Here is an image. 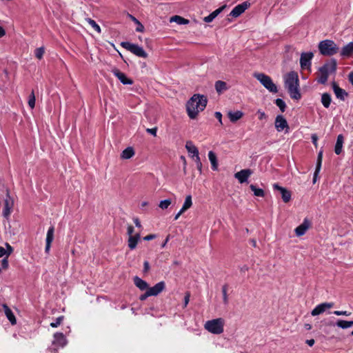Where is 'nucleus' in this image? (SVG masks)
Here are the masks:
<instances>
[{
	"mask_svg": "<svg viewBox=\"0 0 353 353\" xmlns=\"http://www.w3.org/2000/svg\"><path fill=\"white\" fill-rule=\"evenodd\" d=\"M207 103V98L204 95L194 94L186 104V110L190 118L195 119L199 112L205 109Z\"/></svg>",
	"mask_w": 353,
	"mask_h": 353,
	"instance_id": "f257e3e1",
	"label": "nucleus"
},
{
	"mask_svg": "<svg viewBox=\"0 0 353 353\" xmlns=\"http://www.w3.org/2000/svg\"><path fill=\"white\" fill-rule=\"evenodd\" d=\"M284 85L292 99L297 100L301 98L299 90V77L296 72L292 71L286 74L284 76Z\"/></svg>",
	"mask_w": 353,
	"mask_h": 353,
	"instance_id": "f03ea898",
	"label": "nucleus"
},
{
	"mask_svg": "<svg viewBox=\"0 0 353 353\" xmlns=\"http://www.w3.org/2000/svg\"><path fill=\"white\" fill-rule=\"evenodd\" d=\"M319 50L323 56H332L338 53L339 48L332 40H323L319 43Z\"/></svg>",
	"mask_w": 353,
	"mask_h": 353,
	"instance_id": "7ed1b4c3",
	"label": "nucleus"
},
{
	"mask_svg": "<svg viewBox=\"0 0 353 353\" xmlns=\"http://www.w3.org/2000/svg\"><path fill=\"white\" fill-rule=\"evenodd\" d=\"M225 321L222 318H218L208 321L204 324V328L214 334H220L223 332Z\"/></svg>",
	"mask_w": 353,
	"mask_h": 353,
	"instance_id": "20e7f679",
	"label": "nucleus"
},
{
	"mask_svg": "<svg viewBox=\"0 0 353 353\" xmlns=\"http://www.w3.org/2000/svg\"><path fill=\"white\" fill-rule=\"evenodd\" d=\"M255 77L269 92L276 93L278 89L272 79L264 73H254Z\"/></svg>",
	"mask_w": 353,
	"mask_h": 353,
	"instance_id": "39448f33",
	"label": "nucleus"
},
{
	"mask_svg": "<svg viewBox=\"0 0 353 353\" xmlns=\"http://www.w3.org/2000/svg\"><path fill=\"white\" fill-rule=\"evenodd\" d=\"M121 46L139 57H148L147 52L143 50L142 47L137 44L131 43L128 41H123L121 43Z\"/></svg>",
	"mask_w": 353,
	"mask_h": 353,
	"instance_id": "423d86ee",
	"label": "nucleus"
},
{
	"mask_svg": "<svg viewBox=\"0 0 353 353\" xmlns=\"http://www.w3.org/2000/svg\"><path fill=\"white\" fill-rule=\"evenodd\" d=\"M68 341L65 335L61 332H56L53 336L52 346L56 350L59 347H63L66 345Z\"/></svg>",
	"mask_w": 353,
	"mask_h": 353,
	"instance_id": "0eeeda50",
	"label": "nucleus"
},
{
	"mask_svg": "<svg viewBox=\"0 0 353 353\" xmlns=\"http://www.w3.org/2000/svg\"><path fill=\"white\" fill-rule=\"evenodd\" d=\"M250 6L248 1H244L235 6L230 13V16L236 18L243 13Z\"/></svg>",
	"mask_w": 353,
	"mask_h": 353,
	"instance_id": "6e6552de",
	"label": "nucleus"
},
{
	"mask_svg": "<svg viewBox=\"0 0 353 353\" xmlns=\"http://www.w3.org/2000/svg\"><path fill=\"white\" fill-rule=\"evenodd\" d=\"M337 67V62L336 59H332L330 61L325 63L322 67L320 68L323 72H325L327 76L330 74L335 73Z\"/></svg>",
	"mask_w": 353,
	"mask_h": 353,
	"instance_id": "1a4fd4ad",
	"label": "nucleus"
},
{
	"mask_svg": "<svg viewBox=\"0 0 353 353\" xmlns=\"http://www.w3.org/2000/svg\"><path fill=\"white\" fill-rule=\"evenodd\" d=\"M334 306L333 303H323L318 305L312 312L311 314L312 316H317L323 314L327 310L332 308Z\"/></svg>",
	"mask_w": 353,
	"mask_h": 353,
	"instance_id": "9d476101",
	"label": "nucleus"
},
{
	"mask_svg": "<svg viewBox=\"0 0 353 353\" xmlns=\"http://www.w3.org/2000/svg\"><path fill=\"white\" fill-rule=\"evenodd\" d=\"M275 128L279 132H281L283 130L288 131L289 126L286 119L282 115H278L275 119Z\"/></svg>",
	"mask_w": 353,
	"mask_h": 353,
	"instance_id": "9b49d317",
	"label": "nucleus"
},
{
	"mask_svg": "<svg viewBox=\"0 0 353 353\" xmlns=\"http://www.w3.org/2000/svg\"><path fill=\"white\" fill-rule=\"evenodd\" d=\"M332 87L337 99L344 101L348 96V93L345 90L341 88L335 81L332 83Z\"/></svg>",
	"mask_w": 353,
	"mask_h": 353,
	"instance_id": "f8f14e48",
	"label": "nucleus"
},
{
	"mask_svg": "<svg viewBox=\"0 0 353 353\" xmlns=\"http://www.w3.org/2000/svg\"><path fill=\"white\" fill-rule=\"evenodd\" d=\"M273 188L274 190H278L280 192L282 199L285 203H288L290 201L291 192L288 190L283 187L279 186L276 183L273 185Z\"/></svg>",
	"mask_w": 353,
	"mask_h": 353,
	"instance_id": "ddd939ff",
	"label": "nucleus"
},
{
	"mask_svg": "<svg viewBox=\"0 0 353 353\" xmlns=\"http://www.w3.org/2000/svg\"><path fill=\"white\" fill-rule=\"evenodd\" d=\"M252 171L250 169H244L234 174V177L243 183L248 181L249 176L252 174Z\"/></svg>",
	"mask_w": 353,
	"mask_h": 353,
	"instance_id": "4468645a",
	"label": "nucleus"
},
{
	"mask_svg": "<svg viewBox=\"0 0 353 353\" xmlns=\"http://www.w3.org/2000/svg\"><path fill=\"white\" fill-rule=\"evenodd\" d=\"M112 72L114 74V76L117 77L123 84L131 85L133 83L132 80L128 79L126 77V75L123 72H121L119 69L113 68Z\"/></svg>",
	"mask_w": 353,
	"mask_h": 353,
	"instance_id": "2eb2a0df",
	"label": "nucleus"
},
{
	"mask_svg": "<svg viewBox=\"0 0 353 353\" xmlns=\"http://www.w3.org/2000/svg\"><path fill=\"white\" fill-rule=\"evenodd\" d=\"M165 288L164 281H160L152 288H148V290L151 296H157L162 292Z\"/></svg>",
	"mask_w": 353,
	"mask_h": 353,
	"instance_id": "dca6fc26",
	"label": "nucleus"
},
{
	"mask_svg": "<svg viewBox=\"0 0 353 353\" xmlns=\"http://www.w3.org/2000/svg\"><path fill=\"white\" fill-rule=\"evenodd\" d=\"M309 228V222L307 219H305L303 223L295 229V234L297 236L303 235Z\"/></svg>",
	"mask_w": 353,
	"mask_h": 353,
	"instance_id": "f3484780",
	"label": "nucleus"
},
{
	"mask_svg": "<svg viewBox=\"0 0 353 353\" xmlns=\"http://www.w3.org/2000/svg\"><path fill=\"white\" fill-rule=\"evenodd\" d=\"M2 307L3 309L4 313L12 325H15L17 323L16 318L12 312V310L9 308V307L6 304H3Z\"/></svg>",
	"mask_w": 353,
	"mask_h": 353,
	"instance_id": "a211bd4d",
	"label": "nucleus"
},
{
	"mask_svg": "<svg viewBox=\"0 0 353 353\" xmlns=\"http://www.w3.org/2000/svg\"><path fill=\"white\" fill-rule=\"evenodd\" d=\"M225 8H226V6L224 5L223 6L220 7L219 8L215 10L211 14H210L208 16L204 17L203 21L206 23L212 22Z\"/></svg>",
	"mask_w": 353,
	"mask_h": 353,
	"instance_id": "6ab92c4d",
	"label": "nucleus"
},
{
	"mask_svg": "<svg viewBox=\"0 0 353 353\" xmlns=\"http://www.w3.org/2000/svg\"><path fill=\"white\" fill-rule=\"evenodd\" d=\"M133 281H134V283L136 285V287H137L140 290H141V291H143L145 290H148L149 286L146 281L141 279L139 276H134L133 279Z\"/></svg>",
	"mask_w": 353,
	"mask_h": 353,
	"instance_id": "aec40b11",
	"label": "nucleus"
},
{
	"mask_svg": "<svg viewBox=\"0 0 353 353\" xmlns=\"http://www.w3.org/2000/svg\"><path fill=\"white\" fill-rule=\"evenodd\" d=\"M353 54V42H350L345 46L341 51V56L343 57H349Z\"/></svg>",
	"mask_w": 353,
	"mask_h": 353,
	"instance_id": "412c9836",
	"label": "nucleus"
},
{
	"mask_svg": "<svg viewBox=\"0 0 353 353\" xmlns=\"http://www.w3.org/2000/svg\"><path fill=\"white\" fill-rule=\"evenodd\" d=\"M214 87L216 92L219 94L228 90L227 83L221 80L215 82Z\"/></svg>",
	"mask_w": 353,
	"mask_h": 353,
	"instance_id": "4be33fe9",
	"label": "nucleus"
},
{
	"mask_svg": "<svg viewBox=\"0 0 353 353\" xmlns=\"http://www.w3.org/2000/svg\"><path fill=\"white\" fill-rule=\"evenodd\" d=\"M140 239V234H136L134 236H129L128 241V245L130 250H134L136 248L137 243Z\"/></svg>",
	"mask_w": 353,
	"mask_h": 353,
	"instance_id": "5701e85b",
	"label": "nucleus"
},
{
	"mask_svg": "<svg viewBox=\"0 0 353 353\" xmlns=\"http://www.w3.org/2000/svg\"><path fill=\"white\" fill-rule=\"evenodd\" d=\"M300 63L302 70H309V52H304L301 54Z\"/></svg>",
	"mask_w": 353,
	"mask_h": 353,
	"instance_id": "b1692460",
	"label": "nucleus"
},
{
	"mask_svg": "<svg viewBox=\"0 0 353 353\" xmlns=\"http://www.w3.org/2000/svg\"><path fill=\"white\" fill-rule=\"evenodd\" d=\"M343 141V136L342 134H339L337 137V140L334 148V152L336 154H340V153L342 152Z\"/></svg>",
	"mask_w": 353,
	"mask_h": 353,
	"instance_id": "393cba45",
	"label": "nucleus"
},
{
	"mask_svg": "<svg viewBox=\"0 0 353 353\" xmlns=\"http://www.w3.org/2000/svg\"><path fill=\"white\" fill-rule=\"evenodd\" d=\"M6 249L0 246V257L6 256L8 257L13 252L12 247L8 243H6Z\"/></svg>",
	"mask_w": 353,
	"mask_h": 353,
	"instance_id": "a878e982",
	"label": "nucleus"
},
{
	"mask_svg": "<svg viewBox=\"0 0 353 353\" xmlns=\"http://www.w3.org/2000/svg\"><path fill=\"white\" fill-rule=\"evenodd\" d=\"M12 208V202L9 199H6L4 203V209L3 214L5 217H8L11 213V209Z\"/></svg>",
	"mask_w": 353,
	"mask_h": 353,
	"instance_id": "bb28decb",
	"label": "nucleus"
},
{
	"mask_svg": "<svg viewBox=\"0 0 353 353\" xmlns=\"http://www.w3.org/2000/svg\"><path fill=\"white\" fill-rule=\"evenodd\" d=\"M332 101L331 95L329 93H323L321 95V103L325 108H328Z\"/></svg>",
	"mask_w": 353,
	"mask_h": 353,
	"instance_id": "cd10ccee",
	"label": "nucleus"
},
{
	"mask_svg": "<svg viewBox=\"0 0 353 353\" xmlns=\"http://www.w3.org/2000/svg\"><path fill=\"white\" fill-rule=\"evenodd\" d=\"M317 76V81L319 83L325 84L327 81V74L321 70H319V72L316 73Z\"/></svg>",
	"mask_w": 353,
	"mask_h": 353,
	"instance_id": "c85d7f7f",
	"label": "nucleus"
},
{
	"mask_svg": "<svg viewBox=\"0 0 353 353\" xmlns=\"http://www.w3.org/2000/svg\"><path fill=\"white\" fill-rule=\"evenodd\" d=\"M321 163H322V156H318L316 170H315V172H314V176H313V183H315L317 180L318 174H319V172L321 170Z\"/></svg>",
	"mask_w": 353,
	"mask_h": 353,
	"instance_id": "c756f323",
	"label": "nucleus"
},
{
	"mask_svg": "<svg viewBox=\"0 0 353 353\" xmlns=\"http://www.w3.org/2000/svg\"><path fill=\"white\" fill-rule=\"evenodd\" d=\"M243 116V113L241 111H236V112H230L228 113V117L230 120L232 122H235L240 119Z\"/></svg>",
	"mask_w": 353,
	"mask_h": 353,
	"instance_id": "7c9ffc66",
	"label": "nucleus"
},
{
	"mask_svg": "<svg viewBox=\"0 0 353 353\" xmlns=\"http://www.w3.org/2000/svg\"><path fill=\"white\" fill-rule=\"evenodd\" d=\"M185 148L189 153L192 154H199V150L196 147L191 141H188Z\"/></svg>",
	"mask_w": 353,
	"mask_h": 353,
	"instance_id": "2f4dec72",
	"label": "nucleus"
},
{
	"mask_svg": "<svg viewBox=\"0 0 353 353\" xmlns=\"http://www.w3.org/2000/svg\"><path fill=\"white\" fill-rule=\"evenodd\" d=\"M336 325L339 327H341L343 329H346V328L353 326V321H344V320H339L336 322Z\"/></svg>",
	"mask_w": 353,
	"mask_h": 353,
	"instance_id": "473e14b6",
	"label": "nucleus"
},
{
	"mask_svg": "<svg viewBox=\"0 0 353 353\" xmlns=\"http://www.w3.org/2000/svg\"><path fill=\"white\" fill-rule=\"evenodd\" d=\"M192 205V196L188 195L185 197V202L181 208L182 212H185L187 210L191 208Z\"/></svg>",
	"mask_w": 353,
	"mask_h": 353,
	"instance_id": "72a5a7b5",
	"label": "nucleus"
},
{
	"mask_svg": "<svg viewBox=\"0 0 353 353\" xmlns=\"http://www.w3.org/2000/svg\"><path fill=\"white\" fill-rule=\"evenodd\" d=\"M250 189L254 192V196L263 197L265 196V193L263 189L256 188V185L252 184L250 185Z\"/></svg>",
	"mask_w": 353,
	"mask_h": 353,
	"instance_id": "f704fd0d",
	"label": "nucleus"
},
{
	"mask_svg": "<svg viewBox=\"0 0 353 353\" xmlns=\"http://www.w3.org/2000/svg\"><path fill=\"white\" fill-rule=\"evenodd\" d=\"M174 21L177 23L178 24H188L189 23V21L188 19H185L180 16L175 15L172 17L170 19V22Z\"/></svg>",
	"mask_w": 353,
	"mask_h": 353,
	"instance_id": "c9c22d12",
	"label": "nucleus"
},
{
	"mask_svg": "<svg viewBox=\"0 0 353 353\" xmlns=\"http://www.w3.org/2000/svg\"><path fill=\"white\" fill-rule=\"evenodd\" d=\"M54 228L53 226H51L47 232L46 240V243H52V242L53 241V239H54Z\"/></svg>",
	"mask_w": 353,
	"mask_h": 353,
	"instance_id": "e433bc0d",
	"label": "nucleus"
},
{
	"mask_svg": "<svg viewBox=\"0 0 353 353\" xmlns=\"http://www.w3.org/2000/svg\"><path fill=\"white\" fill-rule=\"evenodd\" d=\"M228 285L227 284L222 286L223 301L225 305L228 303Z\"/></svg>",
	"mask_w": 353,
	"mask_h": 353,
	"instance_id": "4c0bfd02",
	"label": "nucleus"
},
{
	"mask_svg": "<svg viewBox=\"0 0 353 353\" xmlns=\"http://www.w3.org/2000/svg\"><path fill=\"white\" fill-rule=\"evenodd\" d=\"M275 104L279 108L282 112H285L286 104L283 100L281 99H277L275 100Z\"/></svg>",
	"mask_w": 353,
	"mask_h": 353,
	"instance_id": "58836bf2",
	"label": "nucleus"
},
{
	"mask_svg": "<svg viewBox=\"0 0 353 353\" xmlns=\"http://www.w3.org/2000/svg\"><path fill=\"white\" fill-rule=\"evenodd\" d=\"M171 203H172V201L170 199H165V200L160 201V203L159 204V207L160 208H161L162 210H166L168 208V207L170 205Z\"/></svg>",
	"mask_w": 353,
	"mask_h": 353,
	"instance_id": "ea45409f",
	"label": "nucleus"
},
{
	"mask_svg": "<svg viewBox=\"0 0 353 353\" xmlns=\"http://www.w3.org/2000/svg\"><path fill=\"white\" fill-rule=\"evenodd\" d=\"M28 105L31 109H33L35 106V95L34 90L32 91L28 99Z\"/></svg>",
	"mask_w": 353,
	"mask_h": 353,
	"instance_id": "a19ab883",
	"label": "nucleus"
},
{
	"mask_svg": "<svg viewBox=\"0 0 353 353\" xmlns=\"http://www.w3.org/2000/svg\"><path fill=\"white\" fill-rule=\"evenodd\" d=\"M44 52L45 48L43 47H40L35 50L34 54L37 59H41L43 58Z\"/></svg>",
	"mask_w": 353,
	"mask_h": 353,
	"instance_id": "79ce46f5",
	"label": "nucleus"
},
{
	"mask_svg": "<svg viewBox=\"0 0 353 353\" xmlns=\"http://www.w3.org/2000/svg\"><path fill=\"white\" fill-rule=\"evenodd\" d=\"M209 159L212 165V170H216L218 169L216 156H209Z\"/></svg>",
	"mask_w": 353,
	"mask_h": 353,
	"instance_id": "37998d69",
	"label": "nucleus"
},
{
	"mask_svg": "<svg viewBox=\"0 0 353 353\" xmlns=\"http://www.w3.org/2000/svg\"><path fill=\"white\" fill-rule=\"evenodd\" d=\"M64 317L63 316H59L56 319L54 322H52L50 323V326L52 327H57L59 325H60L63 320Z\"/></svg>",
	"mask_w": 353,
	"mask_h": 353,
	"instance_id": "c03bdc74",
	"label": "nucleus"
},
{
	"mask_svg": "<svg viewBox=\"0 0 353 353\" xmlns=\"http://www.w3.org/2000/svg\"><path fill=\"white\" fill-rule=\"evenodd\" d=\"M192 160L196 163V167L199 171H201L202 164L199 156H192Z\"/></svg>",
	"mask_w": 353,
	"mask_h": 353,
	"instance_id": "a18cd8bd",
	"label": "nucleus"
},
{
	"mask_svg": "<svg viewBox=\"0 0 353 353\" xmlns=\"http://www.w3.org/2000/svg\"><path fill=\"white\" fill-rule=\"evenodd\" d=\"M88 23L92 26V27L98 32H101V28L92 19H89Z\"/></svg>",
	"mask_w": 353,
	"mask_h": 353,
	"instance_id": "49530a36",
	"label": "nucleus"
},
{
	"mask_svg": "<svg viewBox=\"0 0 353 353\" xmlns=\"http://www.w3.org/2000/svg\"><path fill=\"white\" fill-rule=\"evenodd\" d=\"M134 149L132 147H128L122 152L121 154H134Z\"/></svg>",
	"mask_w": 353,
	"mask_h": 353,
	"instance_id": "de8ad7c7",
	"label": "nucleus"
},
{
	"mask_svg": "<svg viewBox=\"0 0 353 353\" xmlns=\"http://www.w3.org/2000/svg\"><path fill=\"white\" fill-rule=\"evenodd\" d=\"M149 296H151V295L149 293L148 290H146V292L144 294L140 296L139 299L141 301H145Z\"/></svg>",
	"mask_w": 353,
	"mask_h": 353,
	"instance_id": "09e8293b",
	"label": "nucleus"
},
{
	"mask_svg": "<svg viewBox=\"0 0 353 353\" xmlns=\"http://www.w3.org/2000/svg\"><path fill=\"white\" fill-rule=\"evenodd\" d=\"M334 314L337 316H341V315L349 316L350 314V313H348L347 311H338V310L334 311Z\"/></svg>",
	"mask_w": 353,
	"mask_h": 353,
	"instance_id": "8fccbe9b",
	"label": "nucleus"
},
{
	"mask_svg": "<svg viewBox=\"0 0 353 353\" xmlns=\"http://www.w3.org/2000/svg\"><path fill=\"white\" fill-rule=\"evenodd\" d=\"M190 293L187 292L184 297V307H186L188 305L189 301H190Z\"/></svg>",
	"mask_w": 353,
	"mask_h": 353,
	"instance_id": "3c124183",
	"label": "nucleus"
},
{
	"mask_svg": "<svg viewBox=\"0 0 353 353\" xmlns=\"http://www.w3.org/2000/svg\"><path fill=\"white\" fill-rule=\"evenodd\" d=\"M1 264H2L3 268H4V269H6L8 267V261L7 256L2 260Z\"/></svg>",
	"mask_w": 353,
	"mask_h": 353,
	"instance_id": "603ef678",
	"label": "nucleus"
},
{
	"mask_svg": "<svg viewBox=\"0 0 353 353\" xmlns=\"http://www.w3.org/2000/svg\"><path fill=\"white\" fill-rule=\"evenodd\" d=\"M215 117L219 120L221 124H222V114L220 112H216L214 113Z\"/></svg>",
	"mask_w": 353,
	"mask_h": 353,
	"instance_id": "864d4df0",
	"label": "nucleus"
},
{
	"mask_svg": "<svg viewBox=\"0 0 353 353\" xmlns=\"http://www.w3.org/2000/svg\"><path fill=\"white\" fill-rule=\"evenodd\" d=\"M150 270V264L149 262L145 261L143 263V271L147 272Z\"/></svg>",
	"mask_w": 353,
	"mask_h": 353,
	"instance_id": "5fc2aeb1",
	"label": "nucleus"
},
{
	"mask_svg": "<svg viewBox=\"0 0 353 353\" xmlns=\"http://www.w3.org/2000/svg\"><path fill=\"white\" fill-rule=\"evenodd\" d=\"M146 131H147L148 133H150V134H152V135H154V136H156V134H157V128H148V129L146 130Z\"/></svg>",
	"mask_w": 353,
	"mask_h": 353,
	"instance_id": "6e6d98bb",
	"label": "nucleus"
},
{
	"mask_svg": "<svg viewBox=\"0 0 353 353\" xmlns=\"http://www.w3.org/2000/svg\"><path fill=\"white\" fill-rule=\"evenodd\" d=\"M156 238V235L155 234H149V235H147L145 236L143 239L145 241H150V240H152Z\"/></svg>",
	"mask_w": 353,
	"mask_h": 353,
	"instance_id": "4d7b16f0",
	"label": "nucleus"
},
{
	"mask_svg": "<svg viewBox=\"0 0 353 353\" xmlns=\"http://www.w3.org/2000/svg\"><path fill=\"white\" fill-rule=\"evenodd\" d=\"M134 223L137 228H141V224L139 219L137 217L133 219Z\"/></svg>",
	"mask_w": 353,
	"mask_h": 353,
	"instance_id": "13d9d810",
	"label": "nucleus"
},
{
	"mask_svg": "<svg viewBox=\"0 0 353 353\" xmlns=\"http://www.w3.org/2000/svg\"><path fill=\"white\" fill-rule=\"evenodd\" d=\"M134 232V228L132 225H128V234L129 236H133L132 233Z\"/></svg>",
	"mask_w": 353,
	"mask_h": 353,
	"instance_id": "bf43d9fd",
	"label": "nucleus"
},
{
	"mask_svg": "<svg viewBox=\"0 0 353 353\" xmlns=\"http://www.w3.org/2000/svg\"><path fill=\"white\" fill-rule=\"evenodd\" d=\"M137 24H138V26L137 27L136 30L137 32H143L144 30L143 26L140 22H138Z\"/></svg>",
	"mask_w": 353,
	"mask_h": 353,
	"instance_id": "052dcab7",
	"label": "nucleus"
},
{
	"mask_svg": "<svg viewBox=\"0 0 353 353\" xmlns=\"http://www.w3.org/2000/svg\"><path fill=\"white\" fill-rule=\"evenodd\" d=\"M312 143H314V145L315 146H316V141H317V139H318V137H317L316 134H312Z\"/></svg>",
	"mask_w": 353,
	"mask_h": 353,
	"instance_id": "680f3d73",
	"label": "nucleus"
},
{
	"mask_svg": "<svg viewBox=\"0 0 353 353\" xmlns=\"http://www.w3.org/2000/svg\"><path fill=\"white\" fill-rule=\"evenodd\" d=\"M348 80L350 82V83L353 85V71L349 74Z\"/></svg>",
	"mask_w": 353,
	"mask_h": 353,
	"instance_id": "e2e57ef3",
	"label": "nucleus"
},
{
	"mask_svg": "<svg viewBox=\"0 0 353 353\" xmlns=\"http://www.w3.org/2000/svg\"><path fill=\"white\" fill-rule=\"evenodd\" d=\"M51 243H46V248H45V252L46 253H48L50 249Z\"/></svg>",
	"mask_w": 353,
	"mask_h": 353,
	"instance_id": "0e129e2a",
	"label": "nucleus"
},
{
	"mask_svg": "<svg viewBox=\"0 0 353 353\" xmlns=\"http://www.w3.org/2000/svg\"><path fill=\"white\" fill-rule=\"evenodd\" d=\"M259 119H265L266 117V115L265 114V112H259Z\"/></svg>",
	"mask_w": 353,
	"mask_h": 353,
	"instance_id": "69168bd1",
	"label": "nucleus"
},
{
	"mask_svg": "<svg viewBox=\"0 0 353 353\" xmlns=\"http://www.w3.org/2000/svg\"><path fill=\"white\" fill-rule=\"evenodd\" d=\"M183 212H182V209H181L179 212L175 215L174 220H177Z\"/></svg>",
	"mask_w": 353,
	"mask_h": 353,
	"instance_id": "338daca9",
	"label": "nucleus"
},
{
	"mask_svg": "<svg viewBox=\"0 0 353 353\" xmlns=\"http://www.w3.org/2000/svg\"><path fill=\"white\" fill-rule=\"evenodd\" d=\"M6 34V32L4 30V29L0 26V38L2 37L3 36H4Z\"/></svg>",
	"mask_w": 353,
	"mask_h": 353,
	"instance_id": "774afa93",
	"label": "nucleus"
}]
</instances>
